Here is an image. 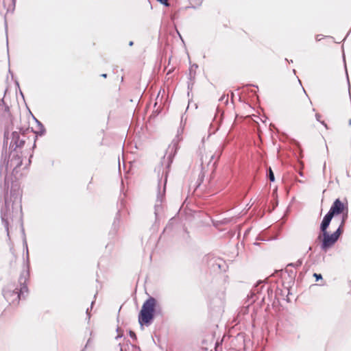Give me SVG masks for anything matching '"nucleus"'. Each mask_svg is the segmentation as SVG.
Returning <instances> with one entry per match:
<instances>
[{"label":"nucleus","mask_w":351,"mask_h":351,"mask_svg":"<svg viewBox=\"0 0 351 351\" xmlns=\"http://www.w3.org/2000/svg\"><path fill=\"white\" fill-rule=\"evenodd\" d=\"M156 305L157 301L152 297L143 303L138 315V322L141 326L149 324L153 319Z\"/></svg>","instance_id":"nucleus-2"},{"label":"nucleus","mask_w":351,"mask_h":351,"mask_svg":"<svg viewBox=\"0 0 351 351\" xmlns=\"http://www.w3.org/2000/svg\"><path fill=\"white\" fill-rule=\"evenodd\" d=\"M158 1H159L160 3H161L162 4L165 5V6H169V3L168 2V0H157Z\"/></svg>","instance_id":"nucleus-8"},{"label":"nucleus","mask_w":351,"mask_h":351,"mask_svg":"<svg viewBox=\"0 0 351 351\" xmlns=\"http://www.w3.org/2000/svg\"><path fill=\"white\" fill-rule=\"evenodd\" d=\"M322 124H324V125L326 127V124L324 123V122H322Z\"/></svg>","instance_id":"nucleus-14"},{"label":"nucleus","mask_w":351,"mask_h":351,"mask_svg":"<svg viewBox=\"0 0 351 351\" xmlns=\"http://www.w3.org/2000/svg\"><path fill=\"white\" fill-rule=\"evenodd\" d=\"M269 179L271 182L274 181V175L271 168L269 169Z\"/></svg>","instance_id":"nucleus-7"},{"label":"nucleus","mask_w":351,"mask_h":351,"mask_svg":"<svg viewBox=\"0 0 351 351\" xmlns=\"http://www.w3.org/2000/svg\"><path fill=\"white\" fill-rule=\"evenodd\" d=\"M129 333H130V336L131 337L136 338V335H135V333H134V332L133 330H130Z\"/></svg>","instance_id":"nucleus-9"},{"label":"nucleus","mask_w":351,"mask_h":351,"mask_svg":"<svg viewBox=\"0 0 351 351\" xmlns=\"http://www.w3.org/2000/svg\"><path fill=\"white\" fill-rule=\"evenodd\" d=\"M347 218V213H344L342 219H341V223L339 228L332 234H330L327 231L322 232L323 239L322 243V248L324 250L326 251L328 248L331 247L338 240L339 236L343 232V226Z\"/></svg>","instance_id":"nucleus-3"},{"label":"nucleus","mask_w":351,"mask_h":351,"mask_svg":"<svg viewBox=\"0 0 351 351\" xmlns=\"http://www.w3.org/2000/svg\"><path fill=\"white\" fill-rule=\"evenodd\" d=\"M102 76L106 77V74H104V75H102Z\"/></svg>","instance_id":"nucleus-12"},{"label":"nucleus","mask_w":351,"mask_h":351,"mask_svg":"<svg viewBox=\"0 0 351 351\" xmlns=\"http://www.w3.org/2000/svg\"><path fill=\"white\" fill-rule=\"evenodd\" d=\"M350 124L351 125V120L350 121Z\"/></svg>","instance_id":"nucleus-15"},{"label":"nucleus","mask_w":351,"mask_h":351,"mask_svg":"<svg viewBox=\"0 0 351 351\" xmlns=\"http://www.w3.org/2000/svg\"><path fill=\"white\" fill-rule=\"evenodd\" d=\"M133 45V43L132 42H130V45Z\"/></svg>","instance_id":"nucleus-13"},{"label":"nucleus","mask_w":351,"mask_h":351,"mask_svg":"<svg viewBox=\"0 0 351 351\" xmlns=\"http://www.w3.org/2000/svg\"><path fill=\"white\" fill-rule=\"evenodd\" d=\"M320 118H321V115L319 114H316V119L318 121H320Z\"/></svg>","instance_id":"nucleus-11"},{"label":"nucleus","mask_w":351,"mask_h":351,"mask_svg":"<svg viewBox=\"0 0 351 351\" xmlns=\"http://www.w3.org/2000/svg\"><path fill=\"white\" fill-rule=\"evenodd\" d=\"M332 217H333L328 213L324 216L321 223V230L322 232H326V229L328 227Z\"/></svg>","instance_id":"nucleus-6"},{"label":"nucleus","mask_w":351,"mask_h":351,"mask_svg":"<svg viewBox=\"0 0 351 351\" xmlns=\"http://www.w3.org/2000/svg\"><path fill=\"white\" fill-rule=\"evenodd\" d=\"M313 276L316 278L317 280L322 278V275L321 274H314Z\"/></svg>","instance_id":"nucleus-10"},{"label":"nucleus","mask_w":351,"mask_h":351,"mask_svg":"<svg viewBox=\"0 0 351 351\" xmlns=\"http://www.w3.org/2000/svg\"><path fill=\"white\" fill-rule=\"evenodd\" d=\"M27 278L25 276H20L19 282L20 287L8 285L6 290L4 291V297L8 301L12 304H19L21 297L24 293H27L28 289L26 285Z\"/></svg>","instance_id":"nucleus-1"},{"label":"nucleus","mask_w":351,"mask_h":351,"mask_svg":"<svg viewBox=\"0 0 351 351\" xmlns=\"http://www.w3.org/2000/svg\"><path fill=\"white\" fill-rule=\"evenodd\" d=\"M328 213L330 214L332 217L334 215L342 214V218L344 213L348 214V209L345 207L344 204L340 201L339 199H337L331 206Z\"/></svg>","instance_id":"nucleus-4"},{"label":"nucleus","mask_w":351,"mask_h":351,"mask_svg":"<svg viewBox=\"0 0 351 351\" xmlns=\"http://www.w3.org/2000/svg\"><path fill=\"white\" fill-rule=\"evenodd\" d=\"M296 170L298 172V174L300 178L296 177V179L298 182L304 183L305 180H303L305 177L306 172L304 171L305 164L303 161H299L298 164L296 165Z\"/></svg>","instance_id":"nucleus-5"}]
</instances>
